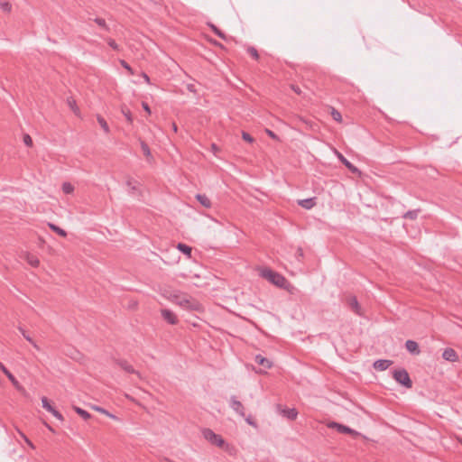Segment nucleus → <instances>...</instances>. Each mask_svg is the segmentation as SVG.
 I'll use <instances>...</instances> for the list:
<instances>
[{
    "mask_svg": "<svg viewBox=\"0 0 462 462\" xmlns=\"http://www.w3.org/2000/svg\"><path fill=\"white\" fill-rule=\"evenodd\" d=\"M0 7H1V9L4 12H7V13L11 12V10H12V5L9 2H6V1L5 2H2L0 4Z\"/></svg>",
    "mask_w": 462,
    "mask_h": 462,
    "instance_id": "obj_35",
    "label": "nucleus"
},
{
    "mask_svg": "<svg viewBox=\"0 0 462 462\" xmlns=\"http://www.w3.org/2000/svg\"><path fill=\"white\" fill-rule=\"evenodd\" d=\"M122 113L125 116L127 122L132 124L134 119L131 111L126 107H122Z\"/></svg>",
    "mask_w": 462,
    "mask_h": 462,
    "instance_id": "obj_29",
    "label": "nucleus"
},
{
    "mask_svg": "<svg viewBox=\"0 0 462 462\" xmlns=\"http://www.w3.org/2000/svg\"><path fill=\"white\" fill-rule=\"evenodd\" d=\"M107 44L115 51H119V45L115 42V40L108 38L106 39Z\"/></svg>",
    "mask_w": 462,
    "mask_h": 462,
    "instance_id": "obj_36",
    "label": "nucleus"
},
{
    "mask_svg": "<svg viewBox=\"0 0 462 462\" xmlns=\"http://www.w3.org/2000/svg\"><path fill=\"white\" fill-rule=\"evenodd\" d=\"M347 304L356 314L360 315V306L356 296H350Z\"/></svg>",
    "mask_w": 462,
    "mask_h": 462,
    "instance_id": "obj_16",
    "label": "nucleus"
},
{
    "mask_svg": "<svg viewBox=\"0 0 462 462\" xmlns=\"http://www.w3.org/2000/svg\"><path fill=\"white\" fill-rule=\"evenodd\" d=\"M73 410L85 420L91 418V414L80 407L73 406Z\"/></svg>",
    "mask_w": 462,
    "mask_h": 462,
    "instance_id": "obj_22",
    "label": "nucleus"
},
{
    "mask_svg": "<svg viewBox=\"0 0 462 462\" xmlns=\"http://www.w3.org/2000/svg\"><path fill=\"white\" fill-rule=\"evenodd\" d=\"M48 226L59 236L62 237L67 236V232L64 229L60 228V226H56L55 224L48 223Z\"/></svg>",
    "mask_w": 462,
    "mask_h": 462,
    "instance_id": "obj_21",
    "label": "nucleus"
},
{
    "mask_svg": "<svg viewBox=\"0 0 462 462\" xmlns=\"http://www.w3.org/2000/svg\"><path fill=\"white\" fill-rule=\"evenodd\" d=\"M291 89L297 93L298 95H300L301 93V90L300 88L298 87V86H295V85H291Z\"/></svg>",
    "mask_w": 462,
    "mask_h": 462,
    "instance_id": "obj_46",
    "label": "nucleus"
},
{
    "mask_svg": "<svg viewBox=\"0 0 462 462\" xmlns=\"http://www.w3.org/2000/svg\"><path fill=\"white\" fill-rule=\"evenodd\" d=\"M94 22H95L98 26H100L101 28H103L104 30H106V31H107V32L110 30V29H109V27H108V25L106 24V23L105 19H103V18H99V17H97V18H95V19H94Z\"/></svg>",
    "mask_w": 462,
    "mask_h": 462,
    "instance_id": "obj_27",
    "label": "nucleus"
},
{
    "mask_svg": "<svg viewBox=\"0 0 462 462\" xmlns=\"http://www.w3.org/2000/svg\"><path fill=\"white\" fill-rule=\"evenodd\" d=\"M242 138L248 143L254 142V138L246 132H242Z\"/></svg>",
    "mask_w": 462,
    "mask_h": 462,
    "instance_id": "obj_40",
    "label": "nucleus"
},
{
    "mask_svg": "<svg viewBox=\"0 0 462 462\" xmlns=\"http://www.w3.org/2000/svg\"><path fill=\"white\" fill-rule=\"evenodd\" d=\"M142 77L143 78V79H144V81H145L146 83H148V84L150 83V78H149V76H148L146 73H144V72H143V73L142 74Z\"/></svg>",
    "mask_w": 462,
    "mask_h": 462,
    "instance_id": "obj_47",
    "label": "nucleus"
},
{
    "mask_svg": "<svg viewBox=\"0 0 462 462\" xmlns=\"http://www.w3.org/2000/svg\"><path fill=\"white\" fill-rule=\"evenodd\" d=\"M142 106H143L144 111H146L149 115L151 114V108H150L149 105L146 102H143L142 103Z\"/></svg>",
    "mask_w": 462,
    "mask_h": 462,
    "instance_id": "obj_45",
    "label": "nucleus"
},
{
    "mask_svg": "<svg viewBox=\"0 0 462 462\" xmlns=\"http://www.w3.org/2000/svg\"><path fill=\"white\" fill-rule=\"evenodd\" d=\"M120 64L122 65L123 68H125L127 71L130 72V74H134V71L132 69V68L130 67V65L124 60H120Z\"/></svg>",
    "mask_w": 462,
    "mask_h": 462,
    "instance_id": "obj_38",
    "label": "nucleus"
},
{
    "mask_svg": "<svg viewBox=\"0 0 462 462\" xmlns=\"http://www.w3.org/2000/svg\"><path fill=\"white\" fill-rule=\"evenodd\" d=\"M21 436L30 448H35L33 443L23 433H21Z\"/></svg>",
    "mask_w": 462,
    "mask_h": 462,
    "instance_id": "obj_42",
    "label": "nucleus"
},
{
    "mask_svg": "<svg viewBox=\"0 0 462 462\" xmlns=\"http://www.w3.org/2000/svg\"><path fill=\"white\" fill-rule=\"evenodd\" d=\"M229 405L235 412L239 414L241 417H245V407L242 402L236 399V396H231Z\"/></svg>",
    "mask_w": 462,
    "mask_h": 462,
    "instance_id": "obj_9",
    "label": "nucleus"
},
{
    "mask_svg": "<svg viewBox=\"0 0 462 462\" xmlns=\"http://www.w3.org/2000/svg\"><path fill=\"white\" fill-rule=\"evenodd\" d=\"M393 377L400 384L406 388L412 387V382L410 378L408 372L405 369H396L393 372Z\"/></svg>",
    "mask_w": 462,
    "mask_h": 462,
    "instance_id": "obj_3",
    "label": "nucleus"
},
{
    "mask_svg": "<svg viewBox=\"0 0 462 462\" xmlns=\"http://www.w3.org/2000/svg\"><path fill=\"white\" fill-rule=\"evenodd\" d=\"M93 409L96 410L97 411L100 412V413L106 414V416H108L110 418L116 419L115 415L111 414L108 411L105 410L102 407L93 406Z\"/></svg>",
    "mask_w": 462,
    "mask_h": 462,
    "instance_id": "obj_32",
    "label": "nucleus"
},
{
    "mask_svg": "<svg viewBox=\"0 0 462 462\" xmlns=\"http://www.w3.org/2000/svg\"><path fill=\"white\" fill-rule=\"evenodd\" d=\"M265 132H266V134H267L271 138H273V139H274V140H279V137L277 136V134H274L272 130H270V129H266V130H265Z\"/></svg>",
    "mask_w": 462,
    "mask_h": 462,
    "instance_id": "obj_43",
    "label": "nucleus"
},
{
    "mask_svg": "<svg viewBox=\"0 0 462 462\" xmlns=\"http://www.w3.org/2000/svg\"><path fill=\"white\" fill-rule=\"evenodd\" d=\"M281 414L290 420H294L298 416V411L295 408L282 409Z\"/></svg>",
    "mask_w": 462,
    "mask_h": 462,
    "instance_id": "obj_15",
    "label": "nucleus"
},
{
    "mask_svg": "<svg viewBox=\"0 0 462 462\" xmlns=\"http://www.w3.org/2000/svg\"><path fill=\"white\" fill-rule=\"evenodd\" d=\"M442 357L449 362H455L457 360V355L453 348L448 347L442 353Z\"/></svg>",
    "mask_w": 462,
    "mask_h": 462,
    "instance_id": "obj_14",
    "label": "nucleus"
},
{
    "mask_svg": "<svg viewBox=\"0 0 462 462\" xmlns=\"http://www.w3.org/2000/svg\"><path fill=\"white\" fill-rule=\"evenodd\" d=\"M336 153L337 155V158L339 159V161L353 173H359L360 174V171L354 165L352 164L346 158H345L340 152H338L337 151H336Z\"/></svg>",
    "mask_w": 462,
    "mask_h": 462,
    "instance_id": "obj_11",
    "label": "nucleus"
},
{
    "mask_svg": "<svg viewBox=\"0 0 462 462\" xmlns=\"http://www.w3.org/2000/svg\"><path fill=\"white\" fill-rule=\"evenodd\" d=\"M173 130L176 132L177 131V125L175 124H173Z\"/></svg>",
    "mask_w": 462,
    "mask_h": 462,
    "instance_id": "obj_50",
    "label": "nucleus"
},
{
    "mask_svg": "<svg viewBox=\"0 0 462 462\" xmlns=\"http://www.w3.org/2000/svg\"><path fill=\"white\" fill-rule=\"evenodd\" d=\"M169 299L184 310L199 311L202 309L201 304L198 300L185 293L173 292L170 295Z\"/></svg>",
    "mask_w": 462,
    "mask_h": 462,
    "instance_id": "obj_1",
    "label": "nucleus"
},
{
    "mask_svg": "<svg viewBox=\"0 0 462 462\" xmlns=\"http://www.w3.org/2000/svg\"><path fill=\"white\" fill-rule=\"evenodd\" d=\"M25 260L32 267H38L40 264V260L38 259V257L31 254H26Z\"/></svg>",
    "mask_w": 462,
    "mask_h": 462,
    "instance_id": "obj_20",
    "label": "nucleus"
},
{
    "mask_svg": "<svg viewBox=\"0 0 462 462\" xmlns=\"http://www.w3.org/2000/svg\"><path fill=\"white\" fill-rule=\"evenodd\" d=\"M0 370L6 375L15 389L21 393H25V389L20 384L14 374L5 367V365L0 362Z\"/></svg>",
    "mask_w": 462,
    "mask_h": 462,
    "instance_id": "obj_6",
    "label": "nucleus"
},
{
    "mask_svg": "<svg viewBox=\"0 0 462 462\" xmlns=\"http://www.w3.org/2000/svg\"><path fill=\"white\" fill-rule=\"evenodd\" d=\"M116 363L118 366H120L123 370L129 374H136L138 377H141V374L138 371H136L126 360L118 359L116 360Z\"/></svg>",
    "mask_w": 462,
    "mask_h": 462,
    "instance_id": "obj_10",
    "label": "nucleus"
},
{
    "mask_svg": "<svg viewBox=\"0 0 462 462\" xmlns=\"http://www.w3.org/2000/svg\"><path fill=\"white\" fill-rule=\"evenodd\" d=\"M393 364V361L392 360H387V359H378L376 360L373 366L375 370H378V371H384L386 370L390 365H392Z\"/></svg>",
    "mask_w": 462,
    "mask_h": 462,
    "instance_id": "obj_13",
    "label": "nucleus"
},
{
    "mask_svg": "<svg viewBox=\"0 0 462 462\" xmlns=\"http://www.w3.org/2000/svg\"><path fill=\"white\" fill-rule=\"evenodd\" d=\"M244 418H245V421H246L249 425H251V426H253V427H254V428H257V423L255 422V420H254V419L252 418V416H251V415H249V416H247V417H245V416Z\"/></svg>",
    "mask_w": 462,
    "mask_h": 462,
    "instance_id": "obj_39",
    "label": "nucleus"
},
{
    "mask_svg": "<svg viewBox=\"0 0 462 462\" xmlns=\"http://www.w3.org/2000/svg\"><path fill=\"white\" fill-rule=\"evenodd\" d=\"M299 205L306 209H310L316 205L315 198L299 200Z\"/></svg>",
    "mask_w": 462,
    "mask_h": 462,
    "instance_id": "obj_19",
    "label": "nucleus"
},
{
    "mask_svg": "<svg viewBox=\"0 0 462 462\" xmlns=\"http://www.w3.org/2000/svg\"><path fill=\"white\" fill-rule=\"evenodd\" d=\"M62 190L65 194H70L74 190V187L69 182H64L62 184Z\"/></svg>",
    "mask_w": 462,
    "mask_h": 462,
    "instance_id": "obj_28",
    "label": "nucleus"
},
{
    "mask_svg": "<svg viewBox=\"0 0 462 462\" xmlns=\"http://www.w3.org/2000/svg\"><path fill=\"white\" fill-rule=\"evenodd\" d=\"M177 248L182 252L183 254H187V255H190L191 254V247L185 245V244H182V243H179L178 245H177Z\"/></svg>",
    "mask_w": 462,
    "mask_h": 462,
    "instance_id": "obj_25",
    "label": "nucleus"
},
{
    "mask_svg": "<svg viewBox=\"0 0 462 462\" xmlns=\"http://www.w3.org/2000/svg\"><path fill=\"white\" fill-rule=\"evenodd\" d=\"M405 347H406L407 351L410 352L411 355L418 356L420 353L419 345L414 340H411V339L407 340L405 342Z\"/></svg>",
    "mask_w": 462,
    "mask_h": 462,
    "instance_id": "obj_12",
    "label": "nucleus"
},
{
    "mask_svg": "<svg viewBox=\"0 0 462 462\" xmlns=\"http://www.w3.org/2000/svg\"><path fill=\"white\" fill-rule=\"evenodd\" d=\"M187 89L191 92V93H196L197 90H196V87L194 84H188L187 85Z\"/></svg>",
    "mask_w": 462,
    "mask_h": 462,
    "instance_id": "obj_44",
    "label": "nucleus"
},
{
    "mask_svg": "<svg viewBox=\"0 0 462 462\" xmlns=\"http://www.w3.org/2000/svg\"><path fill=\"white\" fill-rule=\"evenodd\" d=\"M260 275L279 288L287 289L290 285V282L283 275L273 271L272 269H263L260 273Z\"/></svg>",
    "mask_w": 462,
    "mask_h": 462,
    "instance_id": "obj_2",
    "label": "nucleus"
},
{
    "mask_svg": "<svg viewBox=\"0 0 462 462\" xmlns=\"http://www.w3.org/2000/svg\"><path fill=\"white\" fill-rule=\"evenodd\" d=\"M97 120L99 125L101 126V128L104 130V132L106 134H108L110 132V129H109V126H108L106 121L105 120V118L98 115L97 116Z\"/></svg>",
    "mask_w": 462,
    "mask_h": 462,
    "instance_id": "obj_24",
    "label": "nucleus"
},
{
    "mask_svg": "<svg viewBox=\"0 0 462 462\" xmlns=\"http://www.w3.org/2000/svg\"><path fill=\"white\" fill-rule=\"evenodd\" d=\"M419 212L420 209L409 210L403 215V217L408 219H416L418 217Z\"/></svg>",
    "mask_w": 462,
    "mask_h": 462,
    "instance_id": "obj_26",
    "label": "nucleus"
},
{
    "mask_svg": "<svg viewBox=\"0 0 462 462\" xmlns=\"http://www.w3.org/2000/svg\"><path fill=\"white\" fill-rule=\"evenodd\" d=\"M33 347L36 349V350H40V346L32 340V342H30Z\"/></svg>",
    "mask_w": 462,
    "mask_h": 462,
    "instance_id": "obj_48",
    "label": "nucleus"
},
{
    "mask_svg": "<svg viewBox=\"0 0 462 462\" xmlns=\"http://www.w3.org/2000/svg\"><path fill=\"white\" fill-rule=\"evenodd\" d=\"M126 398L130 399L131 401H134V399L129 397V395H126Z\"/></svg>",
    "mask_w": 462,
    "mask_h": 462,
    "instance_id": "obj_51",
    "label": "nucleus"
},
{
    "mask_svg": "<svg viewBox=\"0 0 462 462\" xmlns=\"http://www.w3.org/2000/svg\"><path fill=\"white\" fill-rule=\"evenodd\" d=\"M254 361H255L259 365H261V366L264 367L265 369H269V368H271V367H272V365H273V363H272L269 359H267V358L263 357V356H261V355H256V356H255V357H254Z\"/></svg>",
    "mask_w": 462,
    "mask_h": 462,
    "instance_id": "obj_17",
    "label": "nucleus"
},
{
    "mask_svg": "<svg viewBox=\"0 0 462 462\" xmlns=\"http://www.w3.org/2000/svg\"><path fill=\"white\" fill-rule=\"evenodd\" d=\"M331 116L335 121H337V122L342 121V116H341L340 112H338L337 110H336L334 108L332 109Z\"/></svg>",
    "mask_w": 462,
    "mask_h": 462,
    "instance_id": "obj_34",
    "label": "nucleus"
},
{
    "mask_svg": "<svg viewBox=\"0 0 462 462\" xmlns=\"http://www.w3.org/2000/svg\"><path fill=\"white\" fill-rule=\"evenodd\" d=\"M69 104L74 109L73 106H75V100L69 101Z\"/></svg>",
    "mask_w": 462,
    "mask_h": 462,
    "instance_id": "obj_49",
    "label": "nucleus"
},
{
    "mask_svg": "<svg viewBox=\"0 0 462 462\" xmlns=\"http://www.w3.org/2000/svg\"><path fill=\"white\" fill-rule=\"evenodd\" d=\"M161 315L162 319L171 325H176L179 322L178 317L171 310L162 309Z\"/></svg>",
    "mask_w": 462,
    "mask_h": 462,
    "instance_id": "obj_8",
    "label": "nucleus"
},
{
    "mask_svg": "<svg viewBox=\"0 0 462 462\" xmlns=\"http://www.w3.org/2000/svg\"><path fill=\"white\" fill-rule=\"evenodd\" d=\"M197 200L206 208H210L212 206L211 200L205 194H197L196 195Z\"/></svg>",
    "mask_w": 462,
    "mask_h": 462,
    "instance_id": "obj_18",
    "label": "nucleus"
},
{
    "mask_svg": "<svg viewBox=\"0 0 462 462\" xmlns=\"http://www.w3.org/2000/svg\"><path fill=\"white\" fill-rule=\"evenodd\" d=\"M23 143L26 146L31 147L32 145V137L29 134H25L23 135Z\"/></svg>",
    "mask_w": 462,
    "mask_h": 462,
    "instance_id": "obj_37",
    "label": "nucleus"
},
{
    "mask_svg": "<svg viewBox=\"0 0 462 462\" xmlns=\"http://www.w3.org/2000/svg\"><path fill=\"white\" fill-rule=\"evenodd\" d=\"M247 52L254 59V60H258L259 59V54H258V51L257 50L254 48V47H248L247 49Z\"/></svg>",
    "mask_w": 462,
    "mask_h": 462,
    "instance_id": "obj_33",
    "label": "nucleus"
},
{
    "mask_svg": "<svg viewBox=\"0 0 462 462\" xmlns=\"http://www.w3.org/2000/svg\"><path fill=\"white\" fill-rule=\"evenodd\" d=\"M203 437L209 441L211 444L222 448L225 445L224 439L218 435L216 434L212 430L210 429H205L202 431Z\"/></svg>",
    "mask_w": 462,
    "mask_h": 462,
    "instance_id": "obj_4",
    "label": "nucleus"
},
{
    "mask_svg": "<svg viewBox=\"0 0 462 462\" xmlns=\"http://www.w3.org/2000/svg\"><path fill=\"white\" fill-rule=\"evenodd\" d=\"M18 329L28 342H32V338L26 333V331L22 327H19Z\"/></svg>",
    "mask_w": 462,
    "mask_h": 462,
    "instance_id": "obj_41",
    "label": "nucleus"
},
{
    "mask_svg": "<svg viewBox=\"0 0 462 462\" xmlns=\"http://www.w3.org/2000/svg\"><path fill=\"white\" fill-rule=\"evenodd\" d=\"M328 427L332 428V429H336L340 433L350 434L354 438L362 436V434L360 432H358L346 425L337 423V422H331L328 424Z\"/></svg>",
    "mask_w": 462,
    "mask_h": 462,
    "instance_id": "obj_5",
    "label": "nucleus"
},
{
    "mask_svg": "<svg viewBox=\"0 0 462 462\" xmlns=\"http://www.w3.org/2000/svg\"><path fill=\"white\" fill-rule=\"evenodd\" d=\"M42 407L46 411L51 412L56 419H58L60 421L64 420V418H63L62 414L51 405V403L49 402V400H48L47 397H42Z\"/></svg>",
    "mask_w": 462,
    "mask_h": 462,
    "instance_id": "obj_7",
    "label": "nucleus"
},
{
    "mask_svg": "<svg viewBox=\"0 0 462 462\" xmlns=\"http://www.w3.org/2000/svg\"><path fill=\"white\" fill-rule=\"evenodd\" d=\"M126 185L129 188V192L131 194H134L135 191L138 190V182L133 179L127 180Z\"/></svg>",
    "mask_w": 462,
    "mask_h": 462,
    "instance_id": "obj_23",
    "label": "nucleus"
},
{
    "mask_svg": "<svg viewBox=\"0 0 462 462\" xmlns=\"http://www.w3.org/2000/svg\"><path fill=\"white\" fill-rule=\"evenodd\" d=\"M209 26L212 29V31L215 32V34H217L218 37H220L223 40L226 39V34L221 30H219L216 25L210 24Z\"/></svg>",
    "mask_w": 462,
    "mask_h": 462,
    "instance_id": "obj_31",
    "label": "nucleus"
},
{
    "mask_svg": "<svg viewBox=\"0 0 462 462\" xmlns=\"http://www.w3.org/2000/svg\"><path fill=\"white\" fill-rule=\"evenodd\" d=\"M141 148H142V151H143L144 156H146L147 158H150L151 157V150H150L148 144L145 142L142 141Z\"/></svg>",
    "mask_w": 462,
    "mask_h": 462,
    "instance_id": "obj_30",
    "label": "nucleus"
}]
</instances>
